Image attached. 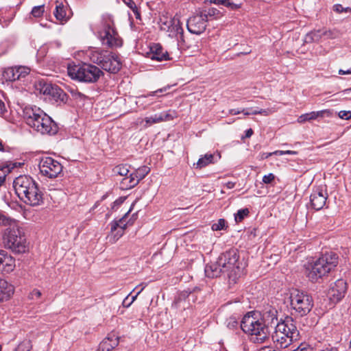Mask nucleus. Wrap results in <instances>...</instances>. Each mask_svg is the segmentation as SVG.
<instances>
[{"mask_svg": "<svg viewBox=\"0 0 351 351\" xmlns=\"http://www.w3.org/2000/svg\"><path fill=\"white\" fill-rule=\"evenodd\" d=\"M0 225L5 226L2 233L3 247L15 254L29 252V243L20 222L0 211Z\"/></svg>", "mask_w": 351, "mask_h": 351, "instance_id": "obj_1", "label": "nucleus"}, {"mask_svg": "<svg viewBox=\"0 0 351 351\" xmlns=\"http://www.w3.org/2000/svg\"><path fill=\"white\" fill-rule=\"evenodd\" d=\"M277 311L274 308L265 312L262 319H258L250 314L245 315L241 323V328L244 332L250 335V339L255 343H263L269 335V326L278 324Z\"/></svg>", "mask_w": 351, "mask_h": 351, "instance_id": "obj_2", "label": "nucleus"}, {"mask_svg": "<svg viewBox=\"0 0 351 351\" xmlns=\"http://www.w3.org/2000/svg\"><path fill=\"white\" fill-rule=\"evenodd\" d=\"M23 118L26 123L41 134L54 135L58 126L42 109L34 106H27L23 110Z\"/></svg>", "mask_w": 351, "mask_h": 351, "instance_id": "obj_3", "label": "nucleus"}, {"mask_svg": "<svg viewBox=\"0 0 351 351\" xmlns=\"http://www.w3.org/2000/svg\"><path fill=\"white\" fill-rule=\"evenodd\" d=\"M13 187L17 196L26 204L36 206L43 204V193L31 177L19 176L14 180Z\"/></svg>", "mask_w": 351, "mask_h": 351, "instance_id": "obj_4", "label": "nucleus"}, {"mask_svg": "<svg viewBox=\"0 0 351 351\" xmlns=\"http://www.w3.org/2000/svg\"><path fill=\"white\" fill-rule=\"evenodd\" d=\"M338 258L335 254H325L316 261L308 263L304 265L306 276L312 282H316L319 279L329 274L338 264Z\"/></svg>", "mask_w": 351, "mask_h": 351, "instance_id": "obj_5", "label": "nucleus"}, {"mask_svg": "<svg viewBox=\"0 0 351 351\" xmlns=\"http://www.w3.org/2000/svg\"><path fill=\"white\" fill-rule=\"evenodd\" d=\"M97 34L104 46L113 48L122 45V40L114 28V21L109 15L103 16Z\"/></svg>", "mask_w": 351, "mask_h": 351, "instance_id": "obj_6", "label": "nucleus"}, {"mask_svg": "<svg viewBox=\"0 0 351 351\" xmlns=\"http://www.w3.org/2000/svg\"><path fill=\"white\" fill-rule=\"evenodd\" d=\"M237 250L231 249L221 254L219 264L222 265L225 273H227L229 280L236 283L237 280L243 274L242 263L239 261Z\"/></svg>", "mask_w": 351, "mask_h": 351, "instance_id": "obj_7", "label": "nucleus"}, {"mask_svg": "<svg viewBox=\"0 0 351 351\" xmlns=\"http://www.w3.org/2000/svg\"><path fill=\"white\" fill-rule=\"evenodd\" d=\"M67 72L72 79L88 83L97 82L103 73L98 67L90 64L69 65Z\"/></svg>", "mask_w": 351, "mask_h": 351, "instance_id": "obj_8", "label": "nucleus"}, {"mask_svg": "<svg viewBox=\"0 0 351 351\" xmlns=\"http://www.w3.org/2000/svg\"><path fill=\"white\" fill-rule=\"evenodd\" d=\"M90 58L94 63L101 65L103 69L112 73H117L121 67L119 57L111 52L93 51L91 52Z\"/></svg>", "mask_w": 351, "mask_h": 351, "instance_id": "obj_9", "label": "nucleus"}, {"mask_svg": "<svg viewBox=\"0 0 351 351\" xmlns=\"http://www.w3.org/2000/svg\"><path fill=\"white\" fill-rule=\"evenodd\" d=\"M289 299L292 310L301 317L306 315L313 307L312 296L305 291L294 289Z\"/></svg>", "mask_w": 351, "mask_h": 351, "instance_id": "obj_10", "label": "nucleus"}, {"mask_svg": "<svg viewBox=\"0 0 351 351\" xmlns=\"http://www.w3.org/2000/svg\"><path fill=\"white\" fill-rule=\"evenodd\" d=\"M40 173L49 178H55L62 171V165L51 157H43L39 162Z\"/></svg>", "mask_w": 351, "mask_h": 351, "instance_id": "obj_11", "label": "nucleus"}, {"mask_svg": "<svg viewBox=\"0 0 351 351\" xmlns=\"http://www.w3.org/2000/svg\"><path fill=\"white\" fill-rule=\"evenodd\" d=\"M35 88L40 94L48 96L49 99L56 101H64L66 94L58 86L39 80L35 84Z\"/></svg>", "mask_w": 351, "mask_h": 351, "instance_id": "obj_12", "label": "nucleus"}, {"mask_svg": "<svg viewBox=\"0 0 351 351\" xmlns=\"http://www.w3.org/2000/svg\"><path fill=\"white\" fill-rule=\"evenodd\" d=\"M339 36V31L337 29H327L322 28L319 29H314L308 33L305 36V42L308 43H319L322 40L335 39Z\"/></svg>", "mask_w": 351, "mask_h": 351, "instance_id": "obj_13", "label": "nucleus"}, {"mask_svg": "<svg viewBox=\"0 0 351 351\" xmlns=\"http://www.w3.org/2000/svg\"><path fill=\"white\" fill-rule=\"evenodd\" d=\"M347 291V283L343 279H339L332 283L328 291V297L334 304L339 302Z\"/></svg>", "mask_w": 351, "mask_h": 351, "instance_id": "obj_14", "label": "nucleus"}, {"mask_svg": "<svg viewBox=\"0 0 351 351\" xmlns=\"http://www.w3.org/2000/svg\"><path fill=\"white\" fill-rule=\"evenodd\" d=\"M206 16L202 12L190 17L187 21L188 30L194 34L204 32L207 25Z\"/></svg>", "mask_w": 351, "mask_h": 351, "instance_id": "obj_15", "label": "nucleus"}, {"mask_svg": "<svg viewBox=\"0 0 351 351\" xmlns=\"http://www.w3.org/2000/svg\"><path fill=\"white\" fill-rule=\"evenodd\" d=\"M30 69L24 66H15L8 67L3 71V76L7 81H16L27 76Z\"/></svg>", "mask_w": 351, "mask_h": 351, "instance_id": "obj_16", "label": "nucleus"}, {"mask_svg": "<svg viewBox=\"0 0 351 351\" xmlns=\"http://www.w3.org/2000/svg\"><path fill=\"white\" fill-rule=\"evenodd\" d=\"M283 328H285V326H283ZM280 330H282V326L275 327V331L272 335V339L273 341L276 343V347L279 348H285L291 345L293 341L298 340L291 338L290 335H289L281 333ZM284 330L285 329H283V330Z\"/></svg>", "mask_w": 351, "mask_h": 351, "instance_id": "obj_17", "label": "nucleus"}, {"mask_svg": "<svg viewBox=\"0 0 351 351\" xmlns=\"http://www.w3.org/2000/svg\"><path fill=\"white\" fill-rule=\"evenodd\" d=\"M14 257L5 250H0V272L10 274L13 271L16 267Z\"/></svg>", "mask_w": 351, "mask_h": 351, "instance_id": "obj_18", "label": "nucleus"}, {"mask_svg": "<svg viewBox=\"0 0 351 351\" xmlns=\"http://www.w3.org/2000/svg\"><path fill=\"white\" fill-rule=\"evenodd\" d=\"M327 198L328 194L326 191L321 189H316L310 197L312 207L316 210H321L326 205Z\"/></svg>", "mask_w": 351, "mask_h": 351, "instance_id": "obj_19", "label": "nucleus"}, {"mask_svg": "<svg viewBox=\"0 0 351 351\" xmlns=\"http://www.w3.org/2000/svg\"><path fill=\"white\" fill-rule=\"evenodd\" d=\"M285 326V330H280L281 333L290 335L291 338L298 339L299 337V331L294 323V321L291 317H287L283 322L278 323L275 327Z\"/></svg>", "mask_w": 351, "mask_h": 351, "instance_id": "obj_20", "label": "nucleus"}, {"mask_svg": "<svg viewBox=\"0 0 351 351\" xmlns=\"http://www.w3.org/2000/svg\"><path fill=\"white\" fill-rule=\"evenodd\" d=\"M54 16L61 23H64L70 19L71 12L66 5H63L62 3L56 2Z\"/></svg>", "mask_w": 351, "mask_h": 351, "instance_id": "obj_21", "label": "nucleus"}, {"mask_svg": "<svg viewBox=\"0 0 351 351\" xmlns=\"http://www.w3.org/2000/svg\"><path fill=\"white\" fill-rule=\"evenodd\" d=\"M222 265L219 264V258L215 263L208 264L205 267V274L208 278L219 277L222 273H225Z\"/></svg>", "mask_w": 351, "mask_h": 351, "instance_id": "obj_22", "label": "nucleus"}, {"mask_svg": "<svg viewBox=\"0 0 351 351\" xmlns=\"http://www.w3.org/2000/svg\"><path fill=\"white\" fill-rule=\"evenodd\" d=\"M119 344V338L114 334H109L99 345L98 351H110Z\"/></svg>", "mask_w": 351, "mask_h": 351, "instance_id": "obj_23", "label": "nucleus"}, {"mask_svg": "<svg viewBox=\"0 0 351 351\" xmlns=\"http://www.w3.org/2000/svg\"><path fill=\"white\" fill-rule=\"evenodd\" d=\"M13 285L5 280L0 278V302L8 300L14 294Z\"/></svg>", "mask_w": 351, "mask_h": 351, "instance_id": "obj_24", "label": "nucleus"}, {"mask_svg": "<svg viewBox=\"0 0 351 351\" xmlns=\"http://www.w3.org/2000/svg\"><path fill=\"white\" fill-rule=\"evenodd\" d=\"M149 57L152 60L158 61L169 59L167 51H164L162 47L159 44H154L151 46Z\"/></svg>", "mask_w": 351, "mask_h": 351, "instance_id": "obj_25", "label": "nucleus"}, {"mask_svg": "<svg viewBox=\"0 0 351 351\" xmlns=\"http://www.w3.org/2000/svg\"><path fill=\"white\" fill-rule=\"evenodd\" d=\"M134 206V204H132L129 210L119 220H113L110 223V226H112V229L114 230L117 228H119L123 232H125V230L128 228V226H132L133 224V221H126V219L128 217V214L131 212L132 210V208Z\"/></svg>", "mask_w": 351, "mask_h": 351, "instance_id": "obj_26", "label": "nucleus"}, {"mask_svg": "<svg viewBox=\"0 0 351 351\" xmlns=\"http://www.w3.org/2000/svg\"><path fill=\"white\" fill-rule=\"evenodd\" d=\"M325 113H328V110H320L317 112H311L300 115L298 119V122L300 123H304L306 121H310L315 120L319 117H323Z\"/></svg>", "mask_w": 351, "mask_h": 351, "instance_id": "obj_27", "label": "nucleus"}, {"mask_svg": "<svg viewBox=\"0 0 351 351\" xmlns=\"http://www.w3.org/2000/svg\"><path fill=\"white\" fill-rule=\"evenodd\" d=\"M189 296V293L188 291H183L179 294L178 298L173 302V306L176 308L180 309H186L189 306V302H186V299Z\"/></svg>", "mask_w": 351, "mask_h": 351, "instance_id": "obj_28", "label": "nucleus"}, {"mask_svg": "<svg viewBox=\"0 0 351 351\" xmlns=\"http://www.w3.org/2000/svg\"><path fill=\"white\" fill-rule=\"evenodd\" d=\"M214 155L212 154H206L202 156L198 161L194 164V166L197 169H202L210 164L214 163Z\"/></svg>", "mask_w": 351, "mask_h": 351, "instance_id": "obj_29", "label": "nucleus"}, {"mask_svg": "<svg viewBox=\"0 0 351 351\" xmlns=\"http://www.w3.org/2000/svg\"><path fill=\"white\" fill-rule=\"evenodd\" d=\"M135 173H132L129 176H126L123 178L121 181V184L126 188V189H131L134 187L136 185L138 184L140 180L136 178Z\"/></svg>", "mask_w": 351, "mask_h": 351, "instance_id": "obj_30", "label": "nucleus"}, {"mask_svg": "<svg viewBox=\"0 0 351 351\" xmlns=\"http://www.w3.org/2000/svg\"><path fill=\"white\" fill-rule=\"evenodd\" d=\"M123 234V230L117 228L113 230L112 229V226H110V232L107 236V239L110 243L113 244L115 243Z\"/></svg>", "mask_w": 351, "mask_h": 351, "instance_id": "obj_31", "label": "nucleus"}, {"mask_svg": "<svg viewBox=\"0 0 351 351\" xmlns=\"http://www.w3.org/2000/svg\"><path fill=\"white\" fill-rule=\"evenodd\" d=\"M203 14L206 16L207 21L209 17L214 19H219L223 16V14L215 8H209L205 13H203Z\"/></svg>", "mask_w": 351, "mask_h": 351, "instance_id": "obj_32", "label": "nucleus"}, {"mask_svg": "<svg viewBox=\"0 0 351 351\" xmlns=\"http://www.w3.org/2000/svg\"><path fill=\"white\" fill-rule=\"evenodd\" d=\"M149 171L150 168L145 165L137 169L134 173L136 175V178L139 180H141L149 173Z\"/></svg>", "mask_w": 351, "mask_h": 351, "instance_id": "obj_33", "label": "nucleus"}, {"mask_svg": "<svg viewBox=\"0 0 351 351\" xmlns=\"http://www.w3.org/2000/svg\"><path fill=\"white\" fill-rule=\"evenodd\" d=\"M249 210L247 208L240 209L234 215V219L237 223L241 222L245 217L249 214Z\"/></svg>", "mask_w": 351, "mask_h": 351, "instance_id": "obj_34", "label": "nucleus"}, {"mask_svg": "<svg viewBox=\"0 0 351 351\" xmlns=\"http://www.w3.org/2000/svg\"><path fill=\"white\" fill-rule=\"evenodd\" d=\"M160 118L162 121H167L172 120L176 117V112L172 110H168L166 112H163L160 113Z\"/></svg>", "mask_w": 351, "mask_h": 351, "instance_id": "obj_35", "label": "nucleus"}, {"mask_svg": "<svg viewBox=\"0 0 351 351\" xmlns=\"http://www.w3.org/2000/svg\"><path fill=\"white\" fill-rule=\"evenodd\" d=\"M226 221L223 219H220L217 223L212 225V230L214 231H219L226 228Z\"/></svg>", "mask_w": 351, "mask_h": 351, "instance_id": "obj_36", "label": "nucleus"}, {"mask_svg": "<svg viewBox=\"0 0 351 351\" xmlns=\"http://www.w3.org/2000/svg\"><path fill=\"white\" fill-rule=\"evenodd\" d=\"M114 171L120 176L126 177L129 173V169L125 165H120L114 168Z\"/></svg>", "mask_w": 351, "mask_h": 351, "instance_id": "obj_37", "label": "nucleus"}, {"mask_svg": "<svg viewBox=\"0 0 351 351\" xmlns=\"http://www.w3.org/2000/svg\"><path fill=\"white\" fill-rule=\"evenodd\" d=\"M143 290V289H141V291H139L134 296H132V298H130V295H128L123 301L122 302V305L123 306L125 307V308H128L129 306H130V305L136 300L138 295L141 293V291Z\"/></svg>", "mask_w": 351, "mask_h": 351, "instance_id": "obj_38", "label": "nucleus"}, {"mask_svg": "<svg viewBox=\"0 0 351 351\" xmlns=\"http://www.w3.org/2000/svg\"><path fill=\"white\" fill-rule=\"evenodd\" d=\"M145 121L146 122L147 124L152 125L154 123L162 122V119L160 118V114H154V116L149 117H146L145 119Z\"/></svg>", "mask_w": 351, "mask_h": 351, "instance_id": "obj_39", "label": "nucleus"}, {"mask_svg": "<svg viewBox=\"0 0 351 351\" xmlns=\"http://www.w3.org/2000/svg\"><path fill=\"white\" fill-rule=\"evenodd\" d=\"M124 2L134 12L136 15V18L138 19L140 16V13L136 3L132 0H124Z\"/></svg>", "mask_w": 351, "mask_h": 351, "instance_id": "obj_40", "label": "nucleus"}, {"mask_svg": "<svg viewBox=\"0 0 351 351\" xmlns=\"http://www.w3.org/2000/svg\"><path fill=\"white\" fill-rule=\"evenodd\" d=\"M223 5L232 10H237L241 7V3H234L231 0H224Z\"/></svg>", "mask_w": 351, "mask_h": 351, "instance_id": "obj_41", "label": "nucleus"}, {"mask_svg": "<svg viewBox=\"0 0 351 351\" xmlns=\"http://www.w3.org/2000/svg\"><path fill=\"white\" fill-rule=\"evenodd\" d=\"M44 11V5H39L34 7L31 13L34 17H40L43 15Z\"/></svg>", "mask_w": 351, "mask_h": 351, "instance_id": "obj_42", "label": "nucleus"}, {"mask_svg": "<svg viewBox=\"0 0 351 351\" xmlns=\"http://www.w3.org/2000/svg\"><path fill=\"white\" fill-rule=\"evenodd\" d=\"M333 10L337 13L351 12V8H343L341 4H335L333 5Z\"/></svg>", "mask_w": 351, "mask_h": 351, "instance_id": "obj_43", "label": "nucleus"}, {"mask_svg": "<svg viewBox=\"0 0 351 351\" xmlns=\"http://www.w3.org/2000/svg\"><path fill=\"white\" fill-rule=\"evenodd\" d=\"M169 88H170V86H165V87L162 88H159V89H158V90H156L155 91L149 93V94H147V96H145V95L141 96L139 98L140 99H143V98H145L147 97L155 96L157 93H162L166 92L167 90H168Z\"/></svg>", "mask_w": 351, "mask_h": 351, "instance_id": "obj_44", "label": "nucleus"}, {"mask_svg": "<svg viewBox=\"0 0 351 351\" xmlns=\"http://www.w3.org/2000/svg\"><path fill=\"white\" fill-rule=\"evenodd\" d=\"M293 351H313V348L306 343H302Z\"/></svg>", "mask_w": 351, "mask_h": 351, "instance_id": "obj_45", "label": "nucleus"}, {"mask_svg": "<svg viewBox=\"0 0 351 351\" xmlns=\"http://www.w3.org/2000/svg\"><path fill=\"white\" fill-rule=\"evenodd\" d=\"M10 171V169L8 167L0 169V185L4 182L7 173H8Z\"/></svg>", "mask_w": 351, "mask_h": 351, "instance_id": "obj_46", "label": "nucleus"}, {"mask_svg": "<svg viewBox=\"0 0 351 351\" xmlns=\"http://www.w3.org/2000/svg\"><path fill=\"white\" fill-rule=\"evenodd\" d=\"M275 179V176L270 173L267 175H265L263 178V182L265 184H270Z\"/></svg>", "mask_w": 351, "mask_h": 351, "instance_id": "obj_47", "label": "nucleus"}, {"mask_svg": "<svg viewBox=\"0 0 351 351\" xmlns=\"http://www.w3.org/2000/svg\"><path fill=\"white\" fill-rule=\"evenodd\" d=\"M339 117L341 119H349L351 118V111L341 110L339 112Z\"/></svg>", "mask_w": 351, "mask_h": 351, "instance_id": "obj_48", "label": "nucleus"}, {"mask_svg": "<svg viewBox=\"0 0 351 351\" xmlns=\"http://www.w3.org/2000/svg\"><path fill=\"white\" fill-rule=\"evenodd\" d=\"M7 113V110L3 101L0 99V116L4 117Z\"/></svg>", "mask_w": 351, "mask_h": 351, "instance_id": "obj_49", "label": "nucleus"}, {"mask_svg": "<svg viewBox=\"0 0 351 351\" xmlns=\"http://www.w3.org/2000/svg\"><path fill=\"white\" fill-rule=\"evenodd\" d=\"M40 296L41 292L38 289H34L30 293V297L32 299L38 298Z\"/></svg>", "mask_w": 351, "mask_h": 351, "instance_id": "obj_50", "label": "nucleus"}, {"mask_svg": "<svg viewBox=\"0 0 351 351\" xmlns=\"http://www.w3.org/2000/svg\"><path fill=\"white\" fill-rule=\"evenodd\" d=\"M259 114H262L263 116H268L273 112L271 109H261L258 110Z\"/></svg>", "mask_w": 351, "mask_h": 351, "instance_id": "obj_51", "label": "nucleus"}, {"mask_svg": "<svg viewBox=\"0 0 351 351\" xmlns=\"http://www.w3.org/2000/svg\"><path fill=\"white\" fill-rule=\"evenodd\" d=\"M207 2H209L210 3H213L215 5H222L224 4V0H206Z\"/></svg>", "mask_w": 351, "mask_h": 351, "instance_id": "obj_52", "label": "nucleus"}, {"mask_svg": "<svg viewBox=\"0 0 351 351\" xmlns=\"http://www.w3.org/2000/svg\"><path fill=\"white\" fill-rule=\"evenodd\" d=\"M237 322L234 318H230L228 324V326L230 327L231 326L232 327H234L237 326Z\"/></svg>", "mask_w": 351, "mask_h": 351, "instance_id": "obj_53", "label": "nucleus"}, {"mask_svg": "<svg viewBox=\"0 0 351 351\" xmlns=\"http://www.w3.org/2000/svg\"><path fill=\"white\" fill-rule=\"evenodd\" d=\"M339 75H348V74H351V68L349 69L348 70H343V69H339Z\"/></svg>", "mask_w": 351, "mask_h": 351, "instance_id": "obj_54", "label": "nucleus"}, {"mask_svg": "<svg viewBox=\"0 0 351 351\" xmlns=\"http://www.w3.org/2000/svg\"><path fill=\"white\" fill-rule=\"evenodd\" d=\"M228 113L232 115H237V114L241 113V110H237V109H230L229 110Z\"/></svg>", "mask_w": 351, "mask_h": 351, "instance_id": "obj_55", "label": "nucleus"}, {"mask_svg": "<svg viewBox=\"0 0 351 351\" xmlns=\"http://www.w3.org/2000/svg\"><path fill=\"white\" fill-rule=\"evenodd\" d=\"M252 134H253V130H252V129L250 128V129H248V130H247L245 131V136L246 138H250V137L252 136Z\"/></svg>", "mask_w": 351, "mask_h": 351, "instance_id": "obj_56", "label": "nucleus"}, {"mask_svg": "<svg viewBox=\"0 0 351 351\" xmlns=\"http://www.w3.org/2000/svg\"><path fill=\"white\" fill-rule=\"evenodd\" d=\"M173 23L175 25V26L176 27L177 31H178L179 29H181L180 27V25H179V20L178 19L174 18L173 19Z\"/></svg>", "mask_w": 351, "mask_h": 351, "instance_id": "obj_57", "label": "nucleus"}, {"mask_svg": "<svg viewBox=\"0 0 351 351\" xmlns=\"http://www.w3.org/2000/svg\"><path fill=\"white\" fill-rule=\"evenodd\" d=\"M226 186L228 189H233L235 186V183L233 182H228L226 184Z\"/></svg>", "mask_w": 351, "mask_h": 351, "instance_id": "obj_58", "label": "nucleus"}, {"mask_svg": "<svg viewBox=\"0 0 351 351\" xmlns=\"http://www.w3.org/2000/svg\"><path fill=\"white\" fill-rule=\"evenodd\" d=\"M272 154H274V155L282 156V155H285V151L277 150V151L272 152Z\"/></svg>", "mask_w": 351, "mask_h": 351, "instance_id": "obj_59", "label": "nucleus"}, {"mask_svg": "<svg viewBox=\"0 0 351 351\" xmlns=\"http://www.w3.org/2000/svg\"><path fill=\"white\" fill-rule=\"evenodd\" d=\"M298 154L297 152L295 151H292V150H287V151H285V154H289V155H296Z\"/></svg>", "mask_w": 351, "mask_h": 351, "instance_id": "obj_60", "label": "nucleus"}, {"mask_svg": "<svg viewBox=\"0 0 351 351\" xmlns=\"http://www.w3.org/2000/svg\"><path fill=\"white\" fill-rule=\"evenodd\" d=\"M122 202L123 201L121 199L116 200L115 202H113V206L112 208L113 209L116 206H119Z\"/></svg>", "mask_w": 351, "mask_h": 351, "instance_id": "obj_61", "label": "nucleus"}, {"mask_svg": "<svg viewBox=\"0 0 351 351\" xmlns=\"http://www.w3.org/2000/svg\"><path fill=\"white\" fill-rule=\"evenodd\" d=\"M241 112H243L245 115H250V114H251V111H248L247 110H245V109H242L241 110Z\"/></svg>", "mask_w": 351, "mask_h": 351, "instance_id": "obj_62", "label": "nucleus"}, {"mask_svg": "<svg viewBox=\"0 0 351 351\" xmlns=\"http://www.w3.org/2000/svg\"><path fill=\"white\" fill-rule=\"evenodd\" d=\"M321 351H337V350L335 348H327L324 350H322Z\"/></svg>", "mask_w": 351, "mask_h": 351, "instance_id": "obj_63", "label": "nucleus"}, {"mask_svg": "<svg viewBox=\"0 0 351 351\" xmlns=\"http://www.w3.org/2000/svg\"><path fill=\"white\" fill-rule=\"evenodd\" d=\"M251 114H259V112H258V110H254L251 111Z\"/></svg>", "mask_w": 351, "mask_h": 351, "instance_id": "obj_64", "label": "nucleus"}]
</instances>
